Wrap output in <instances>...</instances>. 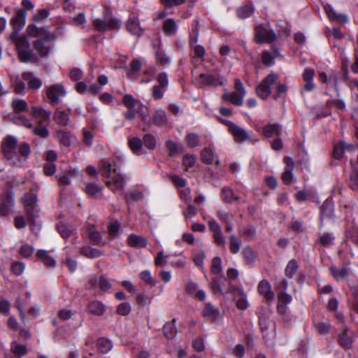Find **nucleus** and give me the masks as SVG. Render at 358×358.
I'll return each instance as SVG.
<instances>
[{"instance_id": "18", "label": "nucleus", "mask_w": 358, "mask_h": 358, "mask_svg": "<svg viewBox=\"0 0 358 358\" xmlns=\"http://www.w3.org/2000/svg\"><path fill=\"white\" fill-rule=\"evenodd\" d=\"M199 82L203 85L217 87L223 85V82L220 76L215 74L201 73Z\"/></svg>"}, {"instance_id": "1", "label": "nucleus", "mask_w": 358, "mask_h": 358, "mask_svg": "<svg viewBox=\"0 0 358 358\" xmlns=\"http://www.w3.org/2000/svg\"><path fill=\"white\" fill-rule=\"evenodd\" d=\"M123 162V156L115 153L111 158L102 159L99 163V171L103 178L108 179L106 185L113 192L124 188V178L119 171Z\"/></svg>"}, {"instance_id": "27", "label": "nucleus", "mask_w": 358, "mask_h": 358, "mask_svg": "<svg viewBox=\"0 0 358 358\" xmlns=\"http://www.w3.org/2000/svg\"><path fill=\"white\" fill-rule=\"evenodd\" d=\"M176 323V319L173 318L171 322H166L164 324L162 331L166 338L172 340L176 336L178 331Z\"/></svg>"}, {"instance_id": "40", "label": "nucleus", "mask_w": 358, "mask_h": 358, "mask_svg": "<svg viewBox=\"0 0 358 358\" xmlns=\"http://www.w3.org/2000/svg\"><path fill=\"white\" fill-rule=\"evenodd\" d=\"M202 315L215 322L219 316V310L216 309L210 303L205 304L204 308L202 311Z\"/></svg>"}, {"instance_id": "53", "label": "nucleus", "mask_w": 358, "mask_h": 358, "mask_svg": "<svg viewBox=\"0 0 358 358\" xmlns=\"http://www.w3.org/2000/svg\"><path fill=\"white\" fill-rule=\"evenodd\" d=\"M12 106L15 113H20L28 110L27 103L23 99H14L12 102Z\"/></svg>"}, {"instance_id": "52", "label": "nucleus", "mask_w": 358, "mask_h": 358, "mask_svg": "<svg viewBox=\"0 0 358 358\" xmlns=\"http://www.w3.org/2000/svg\"><path fill=\"white\" fill-rule=\"evenodd\" d=\"M349 145H347L344 141H340L338 143L336 144L333 148L332 155L333 157L337 160H340L343 158L344 150Z\"/></svg>"}, {"instance_id": "14", "label": "nucleus", "mask_w": 358, "mask_h": 358, "mask_svg": "<svg viewBox=\"0 0 358 358\" xmlns=\"http://www.w3.org/2000/svg\"><path fill=\"white\" fill-rule=\"evenodd\" d=\"M229 133L233 136L234 141L237 143H242L245 141H252L248 131L236 124L232 125Z\"/></svg>"}, {"instance_id": "37", "label": "nucleus", "mask_w": 358, "mask_h": 358, "mask_svg": "<svg viewBox=\"0 0 358 358\" xmlns=\"http://www.w3.org/2000/svg\"><path fill=\"white\" fill-rule=\"evenodd\" d=\"M241 255L244 261L245 264L250 265L253 264L257 259V253L253 248L247 245L243 248L241 252Z\"/></svg>"}, {"instance_id": "63", "label": "nucleus", "mask_w": 358, "mask_h": 358, "mask_svg": "<svg viewBox=\"0 0 358 358\" xmlns=\"http://www.w3.org/2000/svg\"><path fill=\"white\" fill-rule=\"evenodd\" d=\"M349 187L355 192H358V169H353L349 181Z\"/></svg>"}, {"instance_id": "5", "label": "nucleus", "mask_w": 358, "mask_h": 358, "mask_svg": "<svg viewBox=\"0 0 358 358\" xmlns=\"http://www.w3.org/2000/svg\"><path fill=\"white\" fill-rule=\"evenodd\" d=\"M278 76L271 72L266 76L261 83L256 87V94L262 100H266L272 92V87L276 83Z\"/></svg>"}, {"instance_id": "49", "label": "nucleus", "mask_w": 358, "mask_h": 358, "mask_svg": "<svg viewBox=\"0 0 358 358\" xmlns=\"http://www.w3.org/2000/svg\"><path fill=\"white\" fill-rule=\"evenodd\" d=\"M273 52L269 51H264L262 52V59L265 65L271 66L273 64V61L278 56H279V51L277 48H272Z\"/></svg>"}, {"instance_id": "44", "label": "nucleus", "mask_w": 358, "mask_h": 358, "mask_svg": "<svg viewBox=\"0 0 358 358\" xmlns=\"http://www.w3.org/2000/svg\"><path fill=\"white\" fill-rule=\"evenodd\" d=\"M335 236L332 232H325L322 234L316 241L315 243L320 244L322 247H328L334 244Z\"/></svg>"}, {"instance_id": "62", "label": "nucleus", "mask_w": 358, "mask_h": 358, "mask_svg": "<svg viewBox=\"0 0 358 358\" xmlns=\"http://www.w3.org/2000/svg\"><path fill=\"white\" fill-rule=\"evenodd\" d=\"M187 145L192 148H196L199 144V136L195 133H189L185 137Z\"/></svg>"}, {"instance_id": "60", "label": "nucleus", "mask_w": 358, "mask_h": 358, "mask_svg": "<svg viewBox=\"0 0 358 358\" xmlns=\"http://www.w3.org/2000/svg\"><path fill=\"white\" fill-rule=\"evenodd\" d=\"M25 269V264L20 261H15L11 264L10 271L16 276L21 275Z\"/></svg>"}, {"instance_id": "50", "label": "nucleus", "mask_w": 358, "mask_h": 358, "mask_svg": "<svg viewBox=\"0 0 358 358\" xmlns=\"http://www.w3.org/2000/svg\"><path fill=\"white\" fill-rule=\"evenodd\" d=\"M299 269V264L295 259L289 260L285 267V274L288 278H292Z\"/></svg>"}, {"instance_id": "38", "label": "nucleus", "mask_w": 358, "mask_h": 358, "mask_svg": "<svg viewBox=\"0 0 358 358\" xmlns=\"http://www.w3.org/2000/svg\"><path fill=\"white\" fill-rule=\"evenodd\" d=\"M329 271L331 275L336 281L343 280L349 275V269L345 266L337 268L333 266L329 268Z\"/></svg>"}, {"instance_id": "33", "label": "nucleus", "mask_w": 358, "mask_h": 358, "mask_svg": "<svg viewBox=\"0 0 358 358\" xmlns=\"http://www.w3.org/2000/svg\"><path fill=\"white\" fill-rule=\"evenodd\" d=\"M22 78L28 84V87L31 90H38L42 86L41 79L35 77L31 73L26 72L22 74Z\"/></svg>"}, {"instance_id": "25", "label": "nucleus", "mask_w": 358, "mask_h": 358, "mask_svg": "<svg viewBox=\"0 0 358 358\" xmlns=\"http://www.w3.org/2000/svg\"><path fill=\"white\" fill-rule=\"evenodd\" d=\"M281 125L277 123H269L264 126L262 128V134L267 138H271L273 136H277L279 137L281 135Z\"/></svg>"}, {"instance_id": "39", "label": "nucleus", "mask_w": 358, "mask_h": 358, "mask_svg": "<svg viewBox=\"0 0 358 358\" xmlns=\"http://www.w3.org/2000/svg\"><path fill=\"white\" fill-rule=\"evenodd\" d=\"M37 259H40L47 267H54L56 261L53 257L49 255L48 252L45 250H38L36 254Z\"/></svg>"}, {"instance_id": "45", "label": "nucleus", "mask_w": 358, "mask_h": 358, "mask_svg": "<svg viewBox=\"0 0 358 358\" xmlns=\"http://www.w3.org/2000/svg\"><path fill=\"white\" fill-rule=\"evenodd\" d=\"M243 94L237 92L225 93L222 96L224 100L229 101L236 106H240L243 104Z\"/></svg>"}, {"instance_id": "8", "label": "nucleus", "mask_w": 358, "mask_h": 358, "mask_svg": "<svg viewBox=\"0 0 358 358\" xmlns=\"http://www.w3.org/2000/svg\"><path fill=\"white\" fill-rule=\"evenodd\" d=\"M277 35L271 29L262 24L256 26L255 29L254 40L255 43L261 44L263 43H271L276 40Z\"/></svg>"}, {"instance_id": "16", "label": "nucleus", "mask_w": 358, "mask_h": 358, "mask_svg": "<svg viewBox=\"0 0 358 358\" xmlns=\"http://www.w3.org/2000/svg\"><path fill=\"white\" fill-rule=\"evenodd\" d=\"M315 76V71L313 69H306L305 71L302 75V78L303 81V84L302 86V90L306 92H312L315 87V85L313 81V78Z\"/></svg>"}, {"instance_id": "41", "label": "nucleus", "mask_w": 358, "mask_h": 358, "mask_svg": "<svg viewBox=\"0 0 358 358\" xmlns=\"http://www.w3.org/2000/svg\"><path fill=\"white\" fill-rule=\"evenodd\" d=\"M34 50L41 57H47L51 50V47L47 45L44 40H36L33 43Z\"/></svg>"}, {"instance_id": "4", "label": "nucleus", "mask_w": 358, "mask_h": 358, "mask_svg": "<svg viewBox=\"0 0 358 358\" xmlns=\"http://www.w3.org/2000/svg\"><path fill=\"white\" fill-rule=\"evenodd\" d=\"M93 25L97 31L104 32L108 30L119 29L120 22L111 15L108 10L106 9L103 17L94 19Z\"/></svg>"}, {"instance_id": "17", "label": "nucleus", "mask_w": 358, "mask_h": 358, "mask_svg": "<svg viewBox=\"0 0 358 358\" xmlns=\"http://www.w3.org/2000/svg\"><path fill=\"white\" fill-rule=\"evenodd\" d=\"M201 162L207 165H211L214 163L218 166L220 165V160L218 159H215V152L213 146L205 147L201 151Z\"/></svg>"}, {"instance_id": "42", "label": "nucleus", "mask_w": 358, "mask_h": 358, "mask_svg": "<svg viewBox=\"0 0 358 358\" xmlns=\"http://www.w3.org/2000/svg\"><path fill=\"white\" fill-rule=\"evenodd\" d=\"M87 233L92 245L103 246L106 244V242L103 241L102 235L99 231L90 228L87 229Z\"/></svg>"}, {"instance_id": "61", "label": "nucleus", "mask_w": 358, "mask_h": 358, "mask_svg": "<svg viewBox=\"0 0 358 358\" xmlns=\"http://www.w3.org/2000/svg\"><path fill=\"white\" fill-rule=\"evenodd\" d=\"M287 86L285 83H278L275 89V92L272 95L274 100H278L282 94H285L287 92Z\"/></svg>"}, {"instance_id": "58", "label": "nucleus", "mask_w": 358, "mask_h": 358, "mask_svg": "<svg viewBox=\"0 0 358 358\" xmlns=\"http://www.w3.org/2000/svg\"><path fill=\"white\" fill-rule=\"evenodd\" d=\"M83 143L89 148L93 145L94 135L92 131L83 128Z\"/></svg>"}, {"instance_id": "19", "label": "nucleus", "mask_w": 358, "mask_h": 358, "mask_svg": "<svg viewBox=\"0 0 358 358\" xmlns=\"http://www.w3.org/2000/svg\"><path fill=\"white\" fill-rule=\"evenodd\" d=\"M30 113L34 118L38 120V124H40L48 121L52 114L50 110H45L41 106H36L32 107Z\"/></svg>"}, {"instance_id": "35", "label": "nucleus", "mask_w": 358, "mask_h": 358, "mask_svg": "<svg viewBox=\"0 0 358 358\" xmlns=\"http://www.w3.org/2000/svg\"><path fill=\"white\" fill-rule=\"evenodd\" d=\"M57 230L60 236L65 240L71 236L74 232L73 227L64 222H59L57 224Z\"/></svg>"}, {"instance_id": "9", "label": "nucleus", "mask_w": 358, "mask_h": 358, "mask_svg": "<svg viewBox=\"0 0 358 358\" xmlns=\"http://www.w3.org/2000/svg\"><path fill=\"white\" fill-rule=\"evenodd\" d=\"M66 95V90L62 84H54L46 87V96L52 106L59 103L60 97Z\"/></svg>"}, {"instance_id": "26", "label": "nucleus", "mask_w": 358, "mask_h": 358, "mask_svg": "<svg viewBox=\"0 0 358 358\" xmlns=\"http://www.w3.org/2000/svg\"><path fill=\"white\" fill-rule=\"evenodd\" d=\"M324 10L326 11L327 15H328L329 18L332 21H337L340 22L343 24L347 23L348 20V17L345 14L343 13H338L334 10V8L330 6L327 5L324 6Z\"/></svg>"}, {"instance_id": "28", "label": "nucleus", "mask_w": 358, "mask_h": 358, "mask_svg": "<svg viewBox=\"0 0 358 358\" xmlns=\"http://www.w3.org/2000/svg\"><path fill=\"white\" fill-rule=\"evenodd\" d=\"M128 145L132 152L136 155L145 154L143 148V141L138 137H132L128 140Z\"/></svg>"}, {"instance_id": "59", "label": "nucleus", "mask_w": 358, "mask_h": 358, "mask_svg": "<svg viewBox=\"0 0 358 358\" xmlns=\"http://www.w3.org/2000/svg\"><path fill=\"white\" fill-rule=\"evenodd\" d=\"M33 133L41 138H48L50 135V132L48 129L44 126L43 124H38V126L34 127L31 128Z\"/></svg>"}, {"instance_id": "36", "label": "nucleus", "mask_w": 358, "mask_h": 358, "mask_svg": "<svg viewBox=\"0 0 358 358\" xmlns=\"http://www.w3.org/2000/svg\"><path fill=\"white\" fill-rule=\"evenodd\" d=\"M162 29L166 36H173L176 34L178 26L174 19L169 18L164 22Z\"/></svg>"}, {"instance_id": "22", "label": "nucleus", "mask_w": 358, "mask_h": 358, "mask_svg": "<svg viewBox=\"0 0 358 358\" xmlns=\"http://www.w3.org/2000/svg\"><path fill=\"white\" fill-rule=\"evenodd\" d=\"M151 123L159 127H163L168 123L166 113L164 110H157L150 117Z\"/></svg>"}, {"instance_id": "2", "label": "nucleus", "mask_w": 358, "mask_h": 358, "mask_svg": "<svg viewBox=\"0 0 358 358\" xmlns=\"http://www.w3.org/2000/svg\"><path fill=\"white\" fill-rule=\"evenodd\" d=\"M10 40L15 45L18 57L22 62H36L38 57L29 48V43L20 33H13Z\"/></svg>"}, {"instance_id": "46", "label": "nucleus", "mask_w": 358, "mask_h": 358, "mask_svg": "<svg viewBox=\"0 0 358 358\" xmlns=\"http://www.w3.org/2000/svg\"><path fill=\"white\" fill-rule=\"evenodd\" d=\"M90 313L94 315H102L105 312L104 305L98 301H93L89 303L87 306Z\"/></svg>"}, {"instance_id": "51", "label": "nucleus", "mask_w": 358, "mask_h": 358, "mask_svg": "<svg viewBox=\"0 0 358 358\" xmlns=\"http://www.w3.org/2000/svg\"><path fill=\"white\" fill-rule=\"evenodd\" d=\"M229 250L231 253L232 254H237L242 245V241L241 239L236 236V235L233 234L229 236Z\"/></svg>"}, {"instance_id": "24", "label": "nucleus", "mask_w": 358, "mask_h": 358, "mask_svg": "<svg viewBox=\"0 0 358 358\" xmlns=\"http://www.w3.org/2000/svg\"><path fill=\"white\" fill-rule=\"evenodd\" d=\"M127 29L131 34L137 36L143 33V29L140 26L139 20L134 15H131L127 23Z\"/></svg>"}, {"instance_id": "54", "label": "nucleus", "mask_w": 358, "mask_h": 358, "mask_svg": "<svg viewBox=\"0 0 358 358\" xmlns=\"http://www.w3.org/2000/svg\"><path fill=\"white\" fill-rule=\"evenodd\" d=\"M103 186L94 182H88L85 185V192L90 196H95L102 189Z\"/></svg>"}, {"instance_id": "43", "label": "nucleus", "mask_w": 358, "mask_h": 358, "mask_svg": "<svg viewBox=\"0 0 358 358\" xmlns=\"http://www.w3.org/2000/svg\"><path fill=\"white\" fill-rule=\"evenodd\" d=\"M255 10V8L252 4L243 5L236 10V15L240 19H245L251 16Z\"/></svg>"}, {"instance_id": "13", "label": "nucleus", "mask_w": 358, "mask_h": 358, "mask_svg": "<svg viewBox=\"0 0 358 358\" xmlns=\"http://www.w3.org/2000/svg\"><path fill=\"white\" fill-rule=\"evenodd\" d=\"M283 162L285 164L283 173L281 176L282 182L289 185L292 183L293 179L292 171L294 166V162L292 157L286 156L283 158Z\"/></svg>"}, {"instance_id": "55", "label": "nucleus", "mask_w": 358, "mask_h": 358, "mask_svg": "<svg viewBox=\"0 0 358 358\" xmlns=\"http://www.w3.org/2000/svg\"><path fill=\"white\" fill-rule=\"evenodd\" d=\"M11 352L17 358H20L27 354V348L25 345L17 343H13L11 345Z\"/></svg>"}, {"instance_id": "11", "label": "nucleus", "mask_w": 358, "mask_h": 358, "mask_svg": "<svg viewBox=\"0 0 358 358\" xmlns=\"http://www.w3.org/2000/svg\"><path fill=\"white\" fill-rule=\"evenodd\" d=\"M208 228L213 234L214 243L218 247L225 248V237L220 224L215 220L211 219L208 222Z\"/></svg>"}, {"instance_id": "23", "label": "nucleus", "mask_w": 358, "mask_h": 358, "mask_svg": "<svg viewBox=\"0 0 358 358\" xmlns=\"http://www.w3.org/2000/svg\"><path fill=\"white\" fill-rule=\"evenodd\" d=\"M186 292L194 299L203 301L206 299V293L203 290L199 289L196 283L190 282L185 286Z\"/></svg>"}, {"instance_id": "15", "label": "nucleus", "mask_w": 358, "mask_h": 358, "mask_svg": "<svg viewBox=\"0 0 358 358\" xmlns=\"http://www.w3.org/2000/svg\"><path fill=\"white\" fill-rule=\"evenodd\" d=\"M257 291L258 293L263 296L265 300L268 302L272 301L275 298V294L271 290V285L266 279H264L259 282Z\"/></svg>"}, {"instance_id": "56", "label": "nucleus", "mask_w": 358, "mask_h": 358, "mask_svg": "<svg viewBox=\"0 0 358 358\" xmlns=\"http://www.w3.org/2000/svg\"><path fill=\"white\" fill-rule=\"evenodd\" d=\"M143 145L149 150H154L156 148L157 141L155 137L150 134H146L143 137Z\"/></svg>"}, {"instance_id": "34", "label": "nucleus", "mask_w": 358, "mask_h": 358, "mask_svg": "<svg viewBox=\"0 0 358 358\" xmlns=\"http://www.w3.org/2000/svg\"><path fill=\"white\" fill-rule=\"evenodd\" d=\"M127 243L130 247L132 248H145L148 245V241L146 238L134 234H130L127 238Z\"/></svg>"}, {"instance_id": "30", "label": "nucleus", "mask_w": 358, "mask_h": 358, "mask_svg": "<svg viewBox=\"0 0 358 358\" xmlns=\"http://www.w3.org/2000/svg\"><path fill=\"white\" fill-rule=\"evenodd\" d=\"M55 137L58 139L59 143L65 147H70L71 145L72 138H75L71 131L62 129L56 131Z\"/></svg>"}, {"instance_id": "47", "label": "nucleus", "mask_w": 358, "mask_h": 358, "mask_svg": "<svg viewBox=\"0 0 358 358\" xmlns=\"http://www.w3.org/2000/svg\"><path fill=\"white\" fill-rule=\"evenodd\" d=\"M80 252L87 258H98L103 255L102 251L90 246L82 247L80 250Z\"/></svg>"}, {"instance_id": "3", "label": "nucleus", "mask_w": 358, "mask_h": 358, "mask_svg": "<svg viewBox=\"0 0 358 358\" xmlns=\"http://www.w3.org/2000/svg\"><path fill=\"white\" fill-rule=\"evenodd\" d=\"M22 202L24 205V210L28 222L31 225H34L36 217H38V196L34 192V187L31 188L29 192L24 194Z\"/></svg>"}, {"instance_id": "57", "label": "nucleus", "mask_w": 358, "mask_h": 358, "mask_svg": "<svg viewBox=\"0 0 358 358\" xmlns=\"http://www.w3.org/2000/svg\"><path fill=\"white\" fill-rule=\"evenodd\" d=\"M140 278L147 285L155 287L157 285V280H154L151 273L148 270H144L139 274Z\"/></svg>"}, {"instance_id": "29", "label": "nucleus", "mask_w": 358, "mask_h": 358, "mask_svg": "<svg viewBox=\"0 0 358 358\" xmlns=\"http://www.w3.org/2000/svg\"><path fill=\"white\" fill-rule=\"evenodd\" d=\"M11 22L15 29H22L26 22V12L24 9L20 8L17 10L15 16L11 20Z\"/></svg>"}, {"instance_id": "32", "label": "nucleus", "mask_w": 358, "mask_h": 358, "mask_svg": "<svg viewBox=\"0 0 358 358\" xmlns=\"http://www.w3.org/2000/svg\"><path fill=\"white\" fill-rule=\"evenodd\" d=\"M338 343L339 345L345 349L349 350L352 348L353 340L352 338L348 334V329L345 328L338 336Z\"/></svg>"}, {"instance_id": "21", "label": "nucleus", "mask_w": 358, "mask_h": 358, "mask_svg": "<svg viewBox=\"0 0 358 358\" xmlns=\"http://www.w3.org/2000/svg\"><path fill=\"white\" fill-rule=\"evenodd\" d=\"M319 80L322 83H324L329 87H334L337 92V96H339L338 92V76L336 73H332L329 75H327V73L324 72H320L319 73Z\"/></svg>"}, {"instance_id": "12", "label": "nucleus", "mask_w": 358, "mask_h": 358, "mask_svg": "<svg viewBox=\"0 0 358 358\" xmlns=\"http://www.w3.org/2000/svg\"><path fill=\"white\" fill-rule=\"evenodd\" d=\"M334 216V205L331 197L327 198L320 208V226L324 225V219H331Z\"/></svg>"}, {"instance_id": "20", "label": "nucleus", "mask_w": 358, "mask_h": 358, "mask_svg": "<svg viewBox=\"0 0 358 358\" xmlns=\"http://www.w3.org/2000/svg\"><path fill=\"white\" fill-rule=\"evenodd\" d=\"M53 120L57 125L61 127H65L70 122L69 113H66L62 108H57L53 113Z\"/></svg>"}, {"instance_id": "31", "label": "nucleus", "mask_w": 358, "mask_h": 358, "mask_svg": "<svg viewBox=\"0 0 358 358\" xmlns=\"http://www.w3.org/2000/svg\"><path fill=\"white\" fill-rule=\"evenodd\" d=\"M220 196L224 203L229 204L232 203L234 201H238L240 200V196L236 195L232 189L229 187H224L222 188Z\"/></svg>"}, {"instance_id": "10", "label": "nucleus", "mask_w": 358, "mask_h": 358, "mask_svg": "<svg viewBox=\"0 0 358 358\" xmlns=\"http://www.w3.org/2000/svg\"><path fill=\"white\" fill-rule=\"evenodd\" d=\"M1 198L0 216L5 217L9 214L15 203L14 194L12 191L6 190L1 194Z\"/></svg>"}, {"instance_id": "64", "label": "nucleus", "mask_w": 358, "mask_h": 358, "mask_svg": "<svg viewBox=\"0 0 358 358\" xmlns=\"http://www.w3.org/2000/svg\"><path fill=\"white\" fill-rule=\"evenodd\" d=\"M98 287L101 292H106L112 287V285L103 275H101L99 278Z\"/></svg>"}, {"instance_id": "48", "label": "nucleus", "mask_w": 358, "mask_h": 358, "mask_svg": "<svg viewBox=\"0 0 358 358\" xmlns=\"http://www.w3.org/2000/svg\"><path fill=\"white\" fill-rule=\"evenodd\" d=\"M96 346L101 353L106 354L112 349L113 343L109 339L101 337L97 340Z\"/></svg>"}, {"instance_id": "6", "label": "nucleus", "mask_w": 358, "mask_h": 358, "mask_svg": "<svg viewBox=\"0 0 358 358\" xmlns=\"http://www.w3.org/2000/svg\"><path fill=\"white\" fill-rule=\"evenodd\" d=\"M155 76V69H129L127 77L131 80H138L140 83H148Z\"/></svg>"}, {"instance_id": "7", "label": "nucleus", "mask_w": 358, "mask_h": 358, "mask_svg": "<svg viewBox=\"0 0 358 358\" xmlns=\"http://www.w3.org/2000/svg\"><path fill=\"white\" fill-rule=\"evenodd\" d=\"M17 147V141L13 136H7L1 143V150L3 159L7 161L13 160L16 157L15 150Z\"/></svg>"}]
</instances>
